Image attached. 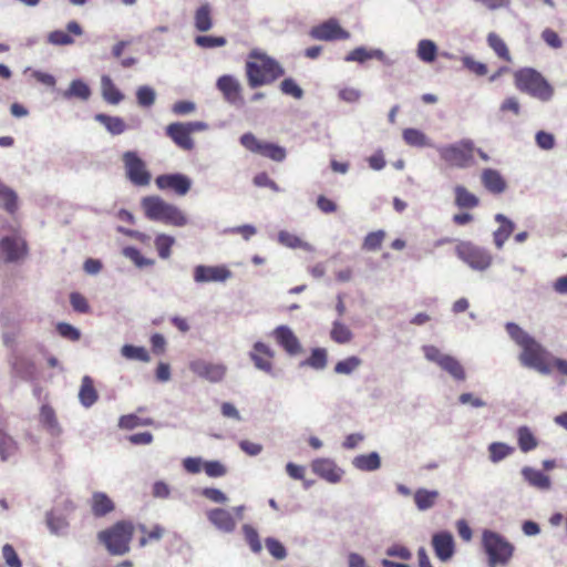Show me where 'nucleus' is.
Returning a JSON list of instances; mask_svg holds the SVG:
<instances>
[{
  "label": "nucleus",
  "instance_id": "c85d7f7f",
  "mask_svg": "<svg viewBox=\"0 0 567 567\" xmlns=\"http://www.w3.org/2000/svg\"><path fill=\"white\" fill-rule=\"evenodd\" d=\"M488 47L494 51L498 59L512 63L513 58L505 41L495 32H489L486 38Z\"/></svg>",
  "mask_w": 567,
  "mask_h": 567
},
{
  "label": "nucleus",
  "instance_id": "20e7f679",
  "mask_svg": "<svg viewBox=\"0 0 567 567\" xmlns=\"http://www.w3.org/2000/svg\"><path fill=\"white\" fill-rule=\"evenodd\" d=\"M134 529L132 522L120 520L99 532L97 539L105 546L110 555L123 556L130 551Z\"/></svg>",
  "mask_w": 567,
  "mask_h": 567
},
{
  "label": "nucleus",
  "instance_id": "473e14b6",
  "mask_svg": "<svg viewBox=\"0 0 567 567\" xmlns=\"http://www.w3.org/2000/svg\"><path fill=\"white\" fill-rule=\"evenodd\" d=\"M95 121L103 124L105 128L113 135H120L125 132L126 124L122 117L111 116L107 114L99 113L95 115Z\"/></svg>",
  "mask_w": 567,
  "mask_h": 567
},
{
  "label": "nucleus",
  "instance_id": "79ce46f5",
  "mask_svg": "<svg viewBox=\"0 0 567 567\" xmlns=\"http://www.w3.org/2000/svg\"><path fill=\"white\" fill-rule=\"evenodd\" d=\"M0 205L10 213L13 214L18 209V197L17 194L0 182Z\"/></svg>",
  "mask_w": 567,
  "mask_h": 567
},
{
  "label": "nucleus",
  "instance_id": "338daca9",
  "mask_svg": "<svg viewBox=\"0 0 567 567\" xmlns=\"http://www.w3.org/2000/svg\"><path fill=\"white\" fill-rule=\"evenodd\" d=\"M56 330L61 337L71 340L78 341L81 338L80 331L70 323L61 322L56 326Z\"/></svg>",
  "mask_w": 567,
  "mask_h": 567
},
{
  "label": "nucleus",
  "instance_id": "0eeeda50",
  "mask_svg": "<svg viewBox=\"0 0 567 567\" xmlns=\"http://www.w3.org/2000/svg\"><path fill=\"white\" fill-rule=\"evenodd\" d=\"M474 152V143L467 138L439 148V154L445 163L460 168H464L473 164Z\"/></svg>",
  "mask_w": 567,
  "mask_h": 567
},
{
  "label": "nucleus",
  "instance_id": "c756f323",
  "mask_svg": "<svg viewBox=\"0 0 567 567\" xmlns=\"http://www.w3.org/2000/svg\"><path fill=\"white\" fill-rule=\"evenodd\" d=\"M522 475L529 485L536 488L548 489L550 487V478L539 470L526 466L522 470Z\"/></svg>",
  "mask_w": 567,
  "mask_h": 567
},
{
  "label": "nucleus",
  "instance_id": "f704fd0d",
  "mask_svg": "<svg viewBox=\"0 0 567 567\" xmlns=\"http://www.w3.org/2000/svg\"><path fill=\"white\" fill-rule=\"evenodd\" d=\"M439 496L437 491L419 488L414 493V503L420 511H426L435 505Z\"/></svg>",
  "mask_w": 567,
  "mask_h": 567
},
{
  "label": "nucleus",
  "instance_id": "f8f14e48",
  "mask_svg": "<svg viewBox=\"0 0 567 567\" xmlns=\"http://www.w3.org/2000/svg\"><path fill=\"white\" fill-rule=\"evenodd\" d=\"M275 355L271 347L261 341L255 342L249 351V358L255 368L270 375L275 374Z\"/></svg>",
  "mask_w": 567,
  "mask_h": 567
},
{
  "label": "nucleus",
  "instance_id": "de8ad7c7",
  "mask_svg": "<svg viewBox=\"0 0 567 567\" xmlns=\"http://www.w3.org/2000/svg\"><path fill=\"white\" fill-rule=\"evenodd\" d=\"M437 52L436 44L431 40H421L417 44V56L424 62H433Z\"/></svg>",
  "mask_w": 567,
  "mask_h": 567
},
{
  "label": "nucleus",
  "instance_id": "3c124183",
  "mask_svg": "<svg viewBox=\"0 0 567 567\" xmlns=\"http://www.w3.org/2000/svg\"><path fill=\"white\" fill-rule=\"evenodd\" d=\"M362 363V360L359 357L351 355L337 362L334 365V372L338 374H351L355 371Z\"/></svg>",
  "mask_w": 567,
  "mask_h": 567
},
{
  "label": "nucleus",
  "instance_id": "dca6fc26",
  "mask_svg": "<svg viewBox=\"0 0 567 567\" xmlns=\"http://www.w3.org/2000/svg\"><path fill=\"white\" fill-rule=\"evenodd\" d=\"M156 186L159 189H172L177 195L184 196L190 189V179L183 174H164L155 179Z\"/></svg>",
  "mask_w": 567,
  "mask_h": 567
},
{
  "label": "nucleus",
  "instance_id": "412c9836",
  "mask_svg": "<svg viewBox=\"0 0 567 567\" xmlns=\"http://www.w3.org/2000/svg\"><path fill=\"white\" fill-rule=\"evenodd\" d=\"M216 86L228 103L236 104L241 101L240 83L233 75L225 74L219 76Z\"/></svg>",
  "mask_w": 567,
  "mask_h": 567
},
{
  "label": "nucleus",
  "instance_id": "39448f33",
  "mask_svg": "<svg viewBox=\"0 0 567 567\" xmlns=\"http://www.w3.org/2000/svg\"><path fill=\"white\" fill-rule=\"evenodd\" d=\"M514 84L523 93H527L540 101H549L554 94L553 86L536 70L523 68L514 73Z\"/></svg>",
  "mask_w": 567,
  "mask_h": 567
},
{
  "label": "nucleus",
  "instance_id": "8fccbe9b",
  "mask_svg": "<svg viewBox=\"0 0 567 567\" xmlns=\"http://www.w3.org/2000/svg\"><path fill=\"white\" fill-rule=\"evenodd\" d=\"M384 238L385 231H371L364 237L362 249L367 251H377L381 248Z\"/></svg>",
  "mask_w": 567,
  "mask_h": 567
},
{
  "label": "nucleus",
  "instance_id": "7ed1b4c3",
  "mask_svg": "<svg viewBox=\"0 0 567 567\" xmlns=\"http://www.w3.org/2000/svg\"><path fill=\"white\" fill-rule=\"evenodd\" d=\"M141 206L150 220L161 221L174 227H183L188 223L186 215L177 206L165 202L159 196L142 198Z\"/></svg>",
  "mask_w": 567,
  "mask_h": 567
},
{
  "label": "nucleus",
  "instance_id": "a19ab883",
  "mask_svg": "<svg viewBox=\"0 0 567 567\" xmlns=\"http://www.w3.org/2000/svg\"><path fill=\"white\" fill-rule=\"evenodd\" d=\"M330 338L336 343L344 344L351 342L353 333L348 326L337 320L332 323Z\"/></svg>",
  "mask_w": 567,
  "mask_h": 567
},
{
  "label": "nucleus",
  "instance_id": "2f4dec72",
  "mask_svg": "<svg viewBox=\"0 0 567 567\" xmlns=\"http://www.w3.org/2000/svg\"><path fill=\"white\" fill-rule=\"evenodd\" d=\"M352 464L357 470L363 472H372L381 466V460L377 452L369 454H360L352 460Z\"/></svg>",
  "mask_w": 567,
  "mask_h": 567
},
{
  "label": "nucleus",
  "instance_id": "69168bd1",
  "mask_svg": "<svg viewBox=\"0 0 567 567\" xmlns=\"http://www.w3.org/2000/svg\"><path fill=\"white\" fill-rule=\"evenodd\" d=\"M2 556L9 567H22V563L12 545L6 544L2 547Z\"/></svg>",
  "mask_w": 567,
  "mask_h": 567
},
{
  "label": "nucleus",
  "instance_id": "423d86ee",
  "mask_svg": "<svg viewBox=\"0 0 567 567\" xmlns=\"http://www.w3.org/2000/svg\"><path fill=\"white\" fill-rule=\"evenodd\" d=\"M483 547L491 567L506 565L514 554V546L499 534L491 530L483 533Z\"/></svg>",
  "mask_w": 567,
  "mask_h": 567
},
{
  "label": "nucleus",
  "instance_id": "a18cd8bd",
  "mask_svg": "<svg viewBox=\"0 0 567 567\" xmlns=\"http://www.w3.org/2000/svg\"><path fill=\"white\" fill-rule=\"evenodd\" d=\"M121 353L128 360H137L141 362H148L151 360V357L144 347L125 344L122 347Z\"/></svg>",
  "mask_w": 567,
  "mask_h": 567
},
{
  "label": "nucleus",
  "instance_id": "7c9ffc66",
  "mask_svg": "<svg viewBox=\"0 0 567 567\" xmlns=\"http://www.w3.org/2000/svg\"><path fill=\"white\" fill-rule=\"evenodd\" d=\"M495 220L498 221L501 225L494 231V243H495L497 248H502L504 243L513 234V231H514V224L509 219H507L504 215H502V214H497L495 216Z\"/></svg>",
  "mask_w": 567,
  "mask_h": 567
},
{
  "label": "nucleus",
  "instance_id": "4468645a",
  "mask_svg": "<svg viewBox=\"0 0 567 567\" xmlns=\"http://www.w3.org/2000/svg\"><path fill=\"white\" fill-rule=\"evenodd\" d=\"M27 252V244L19 236H7L0 240V256L6 262L19 261Z\"/></svg>",
  "mask_w": 567,
  "mask_h": 567
},
{
  "label": "nucleus",
  "instance_id": "a211bd4d",
  "mask_svg": "<svg viewBox=\"0 0 567 567\" xmlns=\"http://www.w3.org/2000/svg\"><path fill=\"white\" fill-rule=\"evenodd\" d=\"M312 472L329 483H338L342 477V470L330 458H317L311 463Z\"/></svg>",
  "mask_w": 567,
  "mask_h": 567
},
{
  "label": "nucleus",
  "instance_id": "f03ea898",
  "mask_svg": "<svg viewBox=\"0 0 567 567\" xmlns=\"http://www.w3.org/2000/svg\"><path fill=\"white\" fill-rule=\"evenodd\" d=\"M245 71L250 89L271 84L285 73L284 68L275 59L257 50L249 53Z\"/></svg>",
  "mask_w": 567,
  "mask_h": 567
},
{
  "label": "nucleus",
  "instance_id": "393cba45",
  "mask_svg": "<svg viewBox=\"0 0 567 567\" xmlns=\"http://www.w3.org/2000/svg\"><path fill=\"white\" fill-rule=\"evenodd\" d=\"M12 372L16 377L31 381L37 377L35 363L25 357H16L11 363Z\"/></svg>",
  "mask_w": 567,
  "mask_h": 567
},
{
  "label": "nucleus",
  "instance_id": "58836bf2",
  "mask_svg": "<svg viewBox=\"0 0 567 567\" xmlns=\"http://www.w3.org/2000/svg\"><path fill=\"white\" fill-rule=\"evenodd\" d=\"M63 96L65 99L76 97L86 101L91 96V89L82 80H73L69 89L64 91Z\"/></svg>",
  "mask_w": 567,
  "mask_h": 567
},
{
  "label": "nucleus",
  "instance_id": "ea45409f",
  "mask_svg": "<svg viewBox=\"0 0 567 567\" xmlns=\"http://www.w3.org/2000/svg\"><path fill=\"white\" fill-rule=\"evenodd\" d=\"M383 55L384 54L381 50L369 51L365 48L360 47V48H355L351 52H349L348 55L346 56V61L363 63L367 60H370L373 58L381 60L383 58Z\"/></svg>",
  "mask_w": 567,
  "mask_h": 567
},
{
  "label": "nucleus",
  "instance_id": "e433bc0d",
  "mask_svg": "<svg viewBox=\"0 0 567 567\" xmlns=\"http://www.w3.org/2000/svg\"><path fill=\"white\" fill-rule=\"evenodd\" d=\"M517 443L522 452L527 453L538 446V441L532 430L527 426L517 429Z\"/></svg>",
  "mask_w": 567,
  "mask_h": 567
},
{
  "label": "nucleus",
  "instance_id": "4c0bfd02",
  "mask_svg": "<svg viewBox=\"0 0 567 567\" xmlns=\"http://www.w3.org/2000/svg\"><path fill=\"white\" fill-rule=\"evenodd\" d=\"M440 368L447 372L456 381H464L466 378L463 365L452 355H447L445 359H443Z\"/></svg>",
  "mask_w": 567,
  "mask_h": 567
},
{
  "label": "nucleus",
  "instance_id": "ddd939ff",
  "mask_svg": "<svg viewBox=\"0 0 567 567\" xmlns=\"http://www.w3.org/2000/svg\"><path fill=\"white\" fill-rule=\"evenodd\" d=\"M310 37L320 41L347 40L350 33L341 28L338 20L329 19L311 28Z\"/></svg>",
  "mask_w": 567,
  "mask_h": 567
},
{
  "label": "nucleus",
  "instance_id": "9b49d317",
  "mask_svg": "<svg viewBox=\"0 0 567 567\" xmlns=\"http://www.w3.org/2000/svg\"><path fill=\"white\" fill-rule=\"evenodd\" d=\"M206 128L203 122L172 123L166 127V134L173 142L183 150L189 151L194 147L190 134Z\"/></svg>",
  "mask_w": 567,
  "mask_h": 567
},
{
  "label": "nucleus",
  "instance_id": "680f3d73",
  "mask_svg": "<svg viewBox=\"0 0 567 567\" xmlns=\"http://www.w3.org/2000/svg\"><path fill=\"white\" fill-rule=\"evenodd\" d=\"M266 547H267L269 554L278 560H282L287 556V550H286L285 546L279 540H277L275 538H270V537L267 538Z\"/></svg>",
  "mask_w": 567,
  "mask_h": 567
},
{
  "label": "nucleus",
  "instance_id": "e2e57ef3",
  "mask_svg": "<svg viewBox=\"0 0 567 567\" xmlns=\"http://www.w3.org/2000/svg\"><path fill=\"white\" fill-rule=\"evenodd\" d=\"M70 303L74 311L79 313H89L90 305L86 298L80 292H71L70 295Z\"/></svg>",
  "mask_w": 567,
  "mask_h": 567
},
{
  "label": "nucleus",
  "instance_id": "0e129e2a",
  "mask_svg": "<svg viewBox=\"0 0 567 567\" xmlns=\"http://www.w3.org/2000/svg\"><path fill=\"white\" fill-rule=\"evenodd\" d=\"M203 470L209 477H221L227 473V468L219 461L204 462Z\"/></svg>",
  "mask_w": 567,
  "mask_h": 567
},
{
  "label": "nucleus",
  "instance_id": "49530a36",
  "mask_svg": "<svg viewBox=\"0 0 567 567\" xmlns=\"http://www.w3.org/2000/svg\"><path fill=\"white\" fill-rule=\"evenodd\" d=\"M17 450V442L3 430H0V458L7 461Z\"/></svg>",
  "mask_w": 567,
  "mask_h": 567
},
{
  "label": "nucleus",
  "instance_id": "2eb2a0df",
  "mask_svg": "<svg viewBox=\"0 0 567 567\" xmlns=\"http://www.w3.org/2000/svg\"><path fill=\"white\" fill-rule=\"evenodd\" d=\"M233 274L228 267L219 266H204L199 265L194 268V280L197 284L205 282H225L231 278Z\"/></svg>",
  "mask_w": 567,
  "mask_h": 567
},
{
  "label": "nucleus",
  "instance_id": "cd10ccee",
  "mask_svg": "<svg viewBox=\"0 0 567 567\" xmlns=\"http://www.w3.org/2000/svg\"><path fill=\"white\" fill-rule=\"evenodd\" d=\"M101 92L104 101L109 104L116 105L124 100V94L116 87L109 75H103L101 79Z\"/></svg>",
  "mask_w": 567,
  "mask_h": 567
},
{
  "label": "nucleus",
  "instance_id": "052dcab7",
  "mask_svg": "<svg viewBox=\"0 0 567 567\" xmlns=\"http://www.w3.org/2000/svg\"><path fill=\"white\" fill-rule=\"evenodd\" d=\"M136 99L141 106L148 107L155 102V92L150 86H141L137 89Z\"/></svg>",
  "mask_w": 567,
  "mask_h": 567
},
{
  "label": "nucleus",
  "instance_id": "a878e982",
  "mask_svg": "<svg viewBox=\"0 0 567 567\" xmlns=\"http://www.w3.org/2000/svg\"><path fill=\"white\" fill-rule=\"evenodd\" d=\"M115 509L114 502L103 492H94L91 497V511L95 517H103Z\"/></svg>",
  "mask_w": 567,
  "mask_h": 567
},
{
  "label": "nucleus",
  "instance_id": "bf43d9fd",
  "mask_svg": "<svg viewBox=\"0 0 567 567\" xmlns=\"http://www.w3.org/2000/svg\"><path fill=\"white\" fill-rule=\"evenodd\" d=\"M226 42L224 37L197 35L195 38V43L205 49L224 47Z\"/></svg>",
  "mask_w": 567,
  "mask_h": 567
},
{
  "label": "nucleus",
  "instance_id": "37998d69",
  "mask_svg": "<svg viewBox=\"0 0 567 567\" xmlns=\"http://www.w3.org/2000/svg\"><path fill=\"white\" fill-rule=\"evenodd\" d=\"M175 244V238L166 234H159L154 240L155 248L162 259H168L172 254V247Z\"/></svg>",
  "mask_w": 567,
  "mask_h": 567
},
{
  "label": "nucleus",
  "instance_id": "aec40b11",
  "mask_svg": "<svg viewBox=\"0 0 567 567\" xmlns=\"http://www.w3.org/2000/svg\"><path fill=\"white\" fill-rule=\"evenodd\" d=\"M83 34L82 27L76 21H70L66 30H54L48 34V42L53 45H71L74 38Z\"/></svg>",
  "mask_w": 567,
  "mask_h": 567
},
{
  "label": "nucleus",
  "instance_id": "6e6d98bb",
  "mask_svg": "<svg viewBox=\"0 0 567 567\" xmlns=\"http://www.w3.org/2000/svg\"><path fill=\"white\" fill-rule=\"evenodd\" d=\"M461 61L463 66L476 76H484L488 72L487 65L485 63L476 61L471 55L463 56Z\"/></svg>",
  "mask_w": 567,
  "mask_h": 567
},
{
  "label": "nucleus",
  "instance_id": "13d9d810",
  "mask_svg": "<svg viewBox=\"0 0 567 567\" xmlns=\"http://www.w3.org/2000/svg\"><path fill=\"white\" fill-rule=\"evenodd\" d=\"M280 90L282 94L292 96L296 100H300L303 96V90L291 78H287L280 83Z\"/></svg>",
  "mask_w": 567,
  "mask_h": 567
},
{
  "label": "nucleus",
  "instance_id": "09e8293b",
  "mask_svg": "<svg viewBox=\"0 0 567 567\" xmlns=\"http://www.w3.org/2000/svg\"><path fill=\"white\" fill-rule=\"evenodd\" d=\"M301 365H308L316 370H321L327 365V351L323 348L313 349L310 357Z\"/></svg>",
  "mask_w": 567,
  "mask_h": 567
},
{
  "label": "nucleus",
  "instance_id": "9d476101",
  "mask_svg": "<svg viewBox=\"0 0 567 567\" xmlns=\"http://www.w3.org/2000/svg\"><path fill=\"white\" fill-rule=\"evenodd\" d=\"M241 145L251 153L259 154L275 162L286 158V150L277 144L258 140L252 133H245L240 137Z\"/></svg>",
  "mask_w": 567,
  "mask_h": 567
},
{
  "label": "nucleus",
  "instance_id": "bb28decb",
  "mask_svg": "<svg viewBox=\"0 0 567 567\" xmlns=\"http://www.w3.org/2000/svg\"><path fill=\"white\" fill-rule=\"evenodd\" d=\"M99 399V393L94 386L93 379L89 375L82 378L79 391V400L85 408H91Z\"/></svg>",
  "mask_w": 567,
  "mask_h": 567
},
{
  "label": "nucleus",
  "instance_id": "f3484780",
  "mask_svg": "<svg viewBox=\"0 0 567 567\" xmlns=\"http://www.w3.org/2000/svg\"><path fill=\"white\" fill-rule=\"evenodd\" d=\"M276 342L289 354L297 355L302 348L299 339L287 326H279L272 331Z\"/></svg>",
  "mask_w": 567,
  "mask_h": 567
},
{
  "label": "nucleus",
  "instance_id": "774afa93",
  "mask_svg": "<svg viewBox=\"0 0 567 567\" xmlns=\"http://www.w3.org/2000/svg\"><path fill=\"white\" fill-rule=\"evenodd\" d=\"M542 39L545 41L547 45L554 49H559L563 47V41L560 40L558 33L553 29H545L542 32Z\"/></svg>",
  "mask_w": 567,
  "mask_h": 567
},
{
  "label": "nucleus",
  "instance_id": "864d4df0",
  "mask_svg": "<svg viewBox=\"0 0 567 567\" xmlns=\"http://www.w3.org/2000/svg\"><path fill=\"white\" fill-rule=\"evenodd\" d=\"M140 529L144 534V536L140 539V545L142 547L150 543L158 542L165 534V529L159 525L153 526L150 530L145 526L141 525Z\"/></svg>",
  "mask_w": 567,
  "mask_h": 567
},
{
  "label": "nucleus",
  "instance_id": "5fc2aeb1",
  "mask_svg": "<svg viewBox=\"0 0 567 567\" xmlns=\"http://www.w3.org/2000/svg\"><path fill=\"white\" fill-rule=\"evenodd\" d=\"M403 140L410 146L423 147L426 145L425 134L416 128H405Z\"/></svg>",
  "mask_w": 567,
  "mask_h": 567
},
{
  "label": "nucleus",
  "instance_id": "6ab92c4d",
  "mask_svg": "<svg viewBox=\"0 0 567 567\" xmlns=\"http://www.w3.org/2000/svg\"><path fill=\"white\" fill-rule=\"evenodd\" d=\"M432 546L436 557L442 561H447L452 558L455 550L454 539L451 533L440 532L433 535Z\"/></svg>",
  "mask_w": 567,
  "mask_h": 567
},
{
  "label": "nucleus",
  "instance_id": "f257e3e1",
  "mask_svg": "<svg viewBox=\"0 0 567 567\" xmlns=\"http://www.w3.org/2000/svg\"><path fill=\"white\" fill-rule=\"evenodd\" d=\"M506 331L512 340L520 347L519 361L524 367L532 368L542 374L553 372V365L557 358L546 348L514 322L506 324Z\"/></svg>",
  "mask_w": 567,
  "mask_h": 567
},
{
  "label": "nucleus",
  "instance_id": "c9c22d12",
  "mask_svg": "<svg viewBox=\"0 0 567 567\" xmlns=\"http://www.w3.org/2000/svg\"><path fill=\"white\" fill-rule=\"evenodd\" d=\"M455 204L460 208H474L478 206L480 199L471 193L466 187L457 185L454 188Z\"/></svg>",
  "mask_w": 567,
  "mask_h": 567
},
{
  "label": "nucleus",
  "instance_id": "603ef678",
  "mask_svg": "<svg viewBox=\"0 0 567 567\" xmlns=\"http://www.w3.org/2000/svg\"><path fill=\"white\" fill-rule=\"evenodd\" d=\"M40 421L50 431L59 429L55 412L52 406L43 404L40 409Z\"/></svg>",
  "mask_w": 567,
  "mask_h": 567
},
{
  "label": "nucleus",
  "instance_id": "b1692460",
  "mask_svg": "<svg viewBox=\"0 0 567 567\" xmlns=\"http://www.w3.org/2000/svg\"><path fill=\"white\" fill-rule=\"evenodd\" d=\"M481 181L483 186L495 195L504 193L507 188L505 178L494 168H485L481 174Z\"/></svg>",
  "mask_w": 567,
  "mask_h": 567
},
{
  "label": "nucleus",
  "instance_id": "4d7b16f0",
  "mask_svg": "<svg viewBox=\"0 0 567 567\" xmlns=\"http://www.w3.org/2000/svg\"><path fill=\"white\" fill-rule=\"evenodd\" d=\"M243 533L247 544L254 553H259L261 550V543L259 539L258 532L250 525L246 524L243 526Z\"/></svg>",
  "mask_w": 567,
  "mask_h": 567
},
{
  "label": "nucleus",
  "instance_id": "4be33fe9",
  "mask_svg": "<svg viewBox=\"0 0 567 567\" xmlns=\"http://www.w3.org/2000/svg\"><path fill=\"white\" fill-rule=\"evenodd\" d=\"M190 369L194 373L210 382H219L226 374L225 365L207 363L204 361L192 362Z\"/></svg>",
  "mask_w": 567,
  "mask_h": 567
},
{
  "label": "nucleus",
  "instance_id": "c03bdc74",
  "mask_svg": "<svg viewBox=\"0 0 567 567\" xmlns=\"http://www.w3.org/2000/svg\"><path fill=\"white\" fill-rule=\"evenodd\" d=\"M514 447L502 442H494L488 446L489 460L493 463H498L513 454Z\"/></svg>",
  "mask_w": 567,
  "mask_h": 567
},
{
  "label": "nucleus",
  "instance_id": "72a5a7b5",
  "mask_svg": "<svg viewBox=\"0 0 567 567\" xmlns=\"http://www.w3.org/2000/svg\"><path fill=\"white\" fill-rule=\"evenodd\" d=\"M194 24L199 32H206L213 27L212 8L208 3L202 4L195 12Z\"/></svg>",
  "mask_w": 567,
  "mask_h": 567
},
{
  "label": "nucleus",
  "instance_id": "6e6552de",
  "mask_svg": "<svg viewBox=\"0 0 567 567\" xmlns=\"http://www.w3.org/2000/svg\"><path fill=\"white\" fill-rule=\"evenodd\" d=\"M455 252L457 257L472 269L480 271L487 269L493 260L491 254L487 250L477 247L470 241H461L456 246Z\"/></svg>",
  "mask_w": 567,
  "mask_h": 567
},
{
  "label": "nucleus",
  "instance_id": "1a4fd4ad",
  "mask_svg": "<svg viewBox=\"0 0 567 567\" xmlns=\"http://www.w3.org/2000/svg\"><path fill=\"white\" fill-rule=\"evenodd\" d=\"M122 161L125 174L128 181L135 186H147L151 183L152 175L148 172L145 162L134 151L124 152Z\"/></svg>",
  "mask_w": 567,
  "mask_h": 567
},
{
  "label": "nucleus",
  "instance_id": "5701e85b",
  "mask_svg": "<svg viewBox=\"0 0 567 567\" xmlns=\"http://www.w3.org/2000/svg\"><path fill=\"white\" fill-rule=\"evenodd\" d=\"M208 520L219 530L230 533L236 527V520L230 512L224 508H214L207 512Z\"/></svg>",
  "mask_w": 567,
  "mask_h": 567
}]
</instances>
